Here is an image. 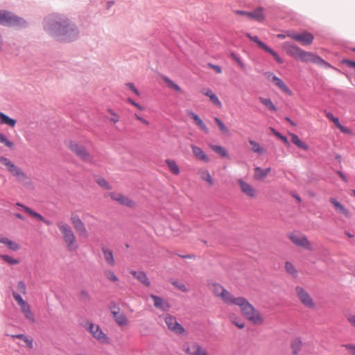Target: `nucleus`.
Instances as JSON below:
<instances>
[{
  "mask_svg": "<svg viewBox=\"0 0 355 355\" xmlns=\"http://www.w3.org/2000/svg\"><path fill=\"white\" fill-rule=\"evenodd\" d=\"M211 289L215 297L220 299L224 304L228 306L232 305V302L236 297L222 285L217 283L211 284Z\"/></svg>",
  "mask_w": 355,
  "mask_h": 355,
  "instance_id": "3",
  "label": "nucleus"
},
{
  "mask_svg": "<svg viewBox=\"0 0 355 355\" xmlns=\"http://www.w3.org/2000/svg\"><path fill=\"white\" fill-rule=\"evenodd\" d=\"M330 202L334 205V207L339 214L344 215L347 218H349L351 216L348 209H346L341 203H340L335 198H331Z\"/></svg>",
  "mask_w": 355,
  "mask_h": 355,
  "instance_id": "31",
  "label": "nucleus"
},
{
  "mask_svg": "<svg viewBox=\"0 0 355 355\" xmlns=\"http://www.w3.org/2000/svg\"><path fill=\"white\" fill-rule=\"evenodd\" d=\"M343 63L346 64L348 67L351 68H354L355 69V62L349 60H344L343 61Z\"/></svg>",
  "mask_w": 355,
  "mask_h": 355,
  "instance_id": "63",
  "label": "nucleus"
},
{
  "mask_svg": "<svg viewBox=\"0 0 355 355\" xmlns=\"http://www.w3.org/2000/svg\"><path fill=\"white\" fill-rule=\"evenodd\" d=\"M274 84L277 86L280 89H282L284 92L288 94H291V90L286 85V84L277 76L273 77V80H272Z\"/></svg>",
  "mask_w": 355,
  "mask_h": 355,
  "instance_id": "37",
  "label": "nucleus"
},
{
  "mask_svg": "<svg viewBox=\"0 0 355 355\" xmlns=\"http://www.w3.org/2000/svg\"><path fill=\"white\" fill-rule=\"evenodd\" d=\"M232 305L239 307L241 313L245 318L255 309V307L243 297H236L232 302Z\"/></svg>",
  "mask_w": 355,
  "mask_h": 355,
  "instance_id": "9",
  "label": "nucleus"
},
{
  "mask_svg": "<svg viewBox=\"0 0 355 355\" xmlns=\"http://www.w3.org/2000/svg\"><path fill=\"white\" fill-rule=\"evenodd\" d=\"M44 28L53 37L62 41H71L78 35L76 28L64 17H47L44 19Z\"/></svg>",
  "mask_w": 355,
  "mask_h": 355,
  "instance_id": "1",
  "label": "nucleus"
},
{
  "mask_svg": "<svg viewBox=\"0 0 355 355\" xmlns=\"http://www.w3.org/2000/svg\"><path fill=\"white\" fill-rule=\"evenodd\" d=\"M289 135L291 137V141L292 142L296 145L297 147L304 150H307L309 149L308 145L303 142L297 135L293 134V133H289Z\"/></svg>",
  "mask_w": 355,
  "mask_h": 355,
  "instance_id": "35",
  "label": "nucleus"
},
{
  "mask_svg": "<svg viewBox=\"0 0 355 355\" xmlns=\"http://www.w3.org/2000/svg\"><path fill=\"white\" fill-rule=\"evenodd\" d=\"M300 60L304 62H312L319 66L329 67V64L320 56L304 50L302 52Z\"/></svg>",
  "mask_w": 355,
  "mask_h": 355,
  "instance_id": "12",
  "label": "nucleus"
},
{
  "mask_svg": "<svg viewBox=\"0 0 355 355\" xmlns=\"http://www.w3.org/2000/svg\"><path fill=\"white\" fill-rule=\"evenodd\" d=\"M270 171V168L263 169L261 167H256L254 168V178L259 181L263 180L267 177Z\"/></svg>",
  "mask_w": 355,
  "mask_h": 355,
  "instance_id": "32",
  "label": "nucleus"
},
{
  "mask_svg": "<svg viewBox=\"0 0 355 355\" xmlns=\"http://www.w3.org/2000/svg\"><path fill=\"white\" fill-rule=\"evenodd\" d=\"M331 121L342 132L345 134H351V130L348 128L342 125L339 121L338 118L336 117L333 119Z\"/></svg>",
  "mask_w": 355,
  "mask_h": 355,
  "instance_id": "49",
  "label": "nucleus"
},
{
  "mask_svg": "<svg viewBox=\"0 0 355 355\" xmlns=\"http://www.w3.org/2000/svg\"><path fill=\"white\" fill-rule=\"evenodd\" d=\"M16 289L17 291V293L19 294V293L23 294V295L26 294V286L24 284V282L22 281H19V282H17V286H16Z\"/></svg>",
  "mask_w": 355,
  "mask_h": 355,
  "instance_id": "50",
  "label": "nucleus"
},
{
  "mask_svg": "<svg viewBox=\"0 0 355 355\" xmlns=\"http://www.w3.org/2000/svg\"><path fill=\"white\" fill-rule=\"evenodd\" d=\"M165 323L169 330L177 334H183L184 328L178 322L176 318L171 315H166L164 318Z\"/></svg>",
  "mask_w": 355,
  "mask_h": 355,
  "instance_id": "17",
  "label": "nucleus"
},
{
  "mask_svg": "<svg viewBox=\"0 0 355 355\" xmlns=\"http://www.w3.org/2000/svg\"><path fill=\"white\" fill-rule=\"evenodd\" d=\"M108 196L122 206L129 208H132L135 206V202L132 199L121 193L111 192L108 194Z\"/></svg>",
  "mask_w": 355,
  "mask_h": 355,
  "instance_id": "15",
  "label": "nucleus"
},
{
  "mask_svg": "<svg viewBox=\"0 0 355 355\" xmlns=\"http://www.w3.org/2000/svg\"><path fill=\"white\" fill-rule=\"evenodd\" d=\"M70 221L71 224L73 225L74 229L78 232L79 236L87 239L89 237V233L88 231L84 224V223L82 221V220L80 218V217L77 215H71L70 218Z\"/></svg>",
  "mask_w": 355,
  "mask_h": 355,
  "instance_id": "14",
  "label": "nucleus"
},
{
  "mask_svg": "<svg viewBox=\"0 0 355 355\" xmlns=\"http://www.w3.org/2000/svg\"><path fill=\"white\" fill-rule=\"evenodd\" d=\"M56 225L62 234V239L68 250H76L77 248L76 237L70 225L64 221L58 222Z\"/></svg>",
  "mask_w": 355,
  "mask_h": 355,
  "instance_id": "2",
  "label": "nucleus"
},
{
  "mask_svg": "<svg viewBox=\"0 0 355 355\" xmlns=\"http://www.w3.org/2000/svg\"><path fill=\"white\" fill-rule=\"evenodd\" d=\"M249 143L252 146V150L254 153H258V154H263L265 153V150L263 148H262L259 143L257 141L249 139Z\"/></svg>",
  "mask_w": 355,
  "mask_h": 355,
  "instance_id": "42",
  "label": "nucleus"
},
{
  "mask_svg": "<svg viewBox=\"0 0 355 355\" xmlns=\"http://www.w3.org/2000/svg\"><path fill=\"white\" fill-rule=\"evenodd\" d=\"M288 238L296 246L301 247L309 250H312L311 243L305 235L300 233L293 232L288 235Z\"/></svg>",
  "mask_w": 355,
  "mask_h": 355,
  "instance_id": "10",
  "label": "nucleus"
},
{
  "mask_svg": "<svg viewBox=\"0 0 355 355\" xmlns=\"http://www.w3.org/2000/svg\"><path fill=\"white\" fill-rule=\"evenodd\" d=\"M210 148L216 153L219 154L223 157H227L228 153L227 150L222 146L218 145H211Z\"/></svg>",
  "mask_w": 355,
  "mask_h": 355,
  "instance_id": "44",
  "label": "nucleus"
},
{
  "mask_svg": "<svg viewBox=\"0 0 355 355\" xmlns=\"http://www.w3.org/2000/svg\"><path fill=\"white\" fill-rule=\"evenodd\" d=\"M133 116L136 120L139 121L144 125L148 126L150 125V122L139 114L135 112Z\"/></svg>",
  "mask_w": 355,
  "mask_h": 355,
  "instance_id": "54",
  "label": "nucleus"
},
{
  "mask_svg": "<svg viewBox=\"0 0 355 355\" xmlns=\"http://www.w3.org/2000/svg\"><path fill=\"white\" fill-rule=\"evenodd\" d=\"M173 284L178 288L179 289L180 291H182V292H184V293H187L188 292V288L184 284H182V283H179L178 282H175L173 283Z\"/></svg>",
  "mask_w": 355,
  "mask_h": 355,
  "instance_id": "56",
  "label": "nucleus"
},
{
  "mask_svg": "<svg viewBox=\"0 0 355 355\" xmlns=\"http://www.w3.org/2000/svg\"><path fill=\"white\" fill-rule=\"evenodd\" d=\"M0 24L8 26H24L25 21L7 11H0Z\"/></svg>",
  "mask_w": 355,
  "mask_h": 355,
  "instance_id": "8",
  "label": "nucleus"
},
{
  "mask_svg": "<svg viewBox=\"0 0 355 355\" xmlns=\"http://www.w3.org/2000/svg\"><path fill=\"white\" fill-rule=\"evenodd\" d=\"M295 291L298 300L304 306L310 309H315L316 308V304L313 297L304 288L301 286H297L295 288Z\"/></svg>",
  "mask_w": 355,
  "mask_h": 355,
  "instance_id": "5",
  "label": "nucleus"
},
{
  "mask_svg": "<svg viewBox=\"0 0 355 355\" xmlns=\"http://www.w3.org/2000/svg\"><path fill=\"white\" fill-rule=\"evenodd\" d=\"M127 101L131 104L132 105H133L134 107H135L137 109H138L140 111H144V107L143 106H141V105H139V103H136L135 101H134L131 98H128L127 99Z\"/></svg>",
  "mask_w": 355,
  "mask_h": 355,
  "instance_id": "59",
  "label": "nucleus"
},
{
  "mask_svg": "<svg viewBox=\"0 0 355 355\" xmlns=\"http://www.w3.org/2000/svg\"><path fill=\"white\" fill-rule=\"evenodd\" d=\"M214 121L218 126L220 131L225 135L229 134L230 130L229 128L225 125V124L218 117H214Z\"/></svg>",
  "mask_w": 355,
  "mask_h": 355,
  "instance_id": "45",
  "label": "nucleus"
},
{
  "mask_svg": "<svg viewBox=\"0 0 355 355\" xmlns=\"http://www.w3.org/2000/svg\"><path fill=\"white\" fill-rule=\"evenodd\" d=\"M183 351L188 355H209L207 349L198 343H185Z\"/></svg>",
  "mask_w": 355,
  "mask_h": 355,
  "instance_id": "13",
  "label": "nucleus"
},
{
  "mask_svg": "<svg viewBox=\"0 0 355 355\" xmlns=\"http://www.w3.org/2000/svg\"><path fill=\"white\" fill-rule=\"evenodd\" d=\"M191 148L192 149L193 155L197 159L205 163L209 162L210 159L208 155L202 150L201 148L195 145H191Z\"/></svg>",
  "mask_w": 355,
  "mask_h": 355,
  "instance_id": "23",
  "label": "nucleus"
},
{
  "mask_svg": "<svg viewBox=\"0 0 355 355\" xmlns=\"http://www.w3.org/2000/svg\"><path fill=\"white\" fill-rule=\"evenodd\" d=\"M237 183L242 193L246 196L250 198H257L258 192L250 184L241 178L237 180Z\"/></svg>",
  "mask_w": 355,
  "mask_h": 355,
  "instance_id": "20",
  "label": "nucleus"
},
{
  "mask_svg": "<svg viewBox=\"0 0 355 355\" xmlns=\"http://www.w3.org/2000/svg\"><path fill=\"white\" fill-rule=\"evenodd\" d=\"M110 310L114 320L118 326L123 327L128 325L129 320L119 307L114 306L110 308Z\"/></svg>",
  "mask_w": 355,
  "mask_h": 355,
  "instance_id": "16",
  "label": "nucleus"
},
{
  "mask_svg": "<svg viewBox=\"0 0 355 355\" xmlns=\"http://www.w3.org/2000/svg\"><path fill=\"white\" fill-rule=\"evenodd\" d=\"M107 113L110 114V116L107 117L110 122L115 124L118 123L120 120V116L115 112L112 109L108 108L107 110Z\"/></svg>",
  "mask_w": 355,
  "mask_h": 355,
  "instance_id": "43",
  "label": "nucleus"
},
{
  "mask_svg": "<svg viewBox=\"0 0 355 355\" xmlns=\"http://www.w3.org/2000/svg\"><path fill=\"white\" fill-rule=\"evenodd\" d=\"M230 320L233 324L240 329H243L245 327V323L235 315L230 316Z\"/></svg>",
  "mask_w": 355,
  "mask_h": 355,
  "instance_id": "47",
  "label": "nucleus"
},
{
  "mask_svg": "<svg viewBox=\"0 0 355 355\" xmlns=\"http://www.w3.org/2000/svg\"><path fill=\"white\" fill-rule=\"evenodd\" d=\"M17 206L21 207L28 215H30L31 217L37 218V220L44 222L46 225H49L50 223L46 220L41 214L35 212V211L32 210L28 207H26L23 205L22 204H20L17 202L16 204Z\"/></svg>",
  "mask_w": 355,
  "mask_h": 355,
  "instance_id": "27",
  "label": "nucleus"
},
{
  "mask_svg": "<svg viewBox=\"0 0 355 355\" xmlns=\"http://www.w3.org/2000/svg\"><path fill=\"white\" fill-rule=\"evenodd\" d=\"M209 66L210 68L213 69L216 73H222V69L218 65H214L211 64H209Z\"/></svg>",
  "mask_w": 355,
  "mask_h": 355,
  "instance_id": "62",
  "label": "nucleus"
},
{
  "mask_svg": "<svg viewBox=\"0 0 355 355\" xmlns=\"http://www.w3.org/2000/svg\"><path fill=\"white\" fill-rule=\"evenodd\" d=\"M235 13L238 15H243L248 18L253 19L257 21L261 22L265 19V14L263 8L259 7L252 12H247L243 10H236Z\"/></svg>",
  "mask_w": 355,
  "mask_h": 355,
  "instance_id": "18",
  "label": "nucleus"
},
{
  "mask_svg": "<svg viewBox=\"0 0 355 355\" xmlns=\"http://www.w3.org/2000/svg\"><path fill=\"white\" fill-rule=\"evenodd\" d=\"M0 164L5 166L8 168H10V166L12 164V162L6 157H0Z\"/></svg>",
  "mask_w": 355,
  "mask_h": 355,
  "instance_id": "57",
  "label": "nucleus"
},
{
  "mask_svg": "<svg viewBox=\"0 0 355 355\" xmlns=\"http://www.w3.org/2000/svg\"><path fill=\"white\" fill-rule=\"evenodd\" d=\"M302 345V343L300 338H297L293 340L291 342V349L293 353L294 354H298L301 349Z\"/></svg>",
  "mask_w": 355,
  "mask_h": 355,
  "instance_id": "40",
  "label": "nucleus"
},
{
  "mask_svg": "<svg viewBox=\"0 0 355 355\" xmlns=\"http://www.w3.org/2000/svg\"><path fill=\"white\" fill-rule=\"evenodd\" d=\"M250 322L255 325H261L264 322L262 314L256 309L251 312L246 318Z\"/></svg>",
  "mask_w": 355,
  "mask_h": 355,
  "instance_id": "22",
  "label": "nucleus"
},
{
  "mask_svg": "<svg viewBox=\"0 0 355 355\" xmlns=\"http://www.w3.org/2000/svg\"><path fill=\"white\" fill-rule=\"evenodd\" d=\"M246 36L252 42H255L257 44V45L261 48L262 49H263L264 51H266V52L269 53L270 54H271L273 58H275V60L278 62V63H282L283 62V60L278 55V54L274 51L272 49H270V47H268L267 45H266L263 42H262L261 40H259L258 37L257 36H252L250 33H246Z\"/></svg>",
  "mask_w": 355,
  "mask_h": 355,
  "instance_id": "19",
  "label": "nucleus"
},
{
  "mask_svg": "<svg viewBox=\"0 0 355 355\" xmlns=\"http://www.w3.org/2000/svg\"><path fill=\"white\" fill-rule=\"evenodd\" d=\"M283 49L289 55L295 59H300V56L303 49L298 47L297 45L291 44L289 42H284L282 45Z\"/></svg>",
  "mask_w": 355,
  "mask_h": 355,
  "instance_id": "21",
  "label": "nucleus"
},
{
  "mask_svg": "<svg viewBox=\"0 0 355 355\" xmlns=\"http://www.w3.org/2000/svg\"><path fill=\"white\" fill-rule=\"evenodd\" d=\"M287 36L304 46L311 44L314 40L313 35L307 31H304L301 33L288 32Z\"/></svg>",
  "mask_w": 355,
  "mask_h": 355,
  "instance_id": "11",
  "label": "nucleus"
},
{
  "mask_svg": "<svg viewBox=\"0 0 355 355\" xmlns=\"http://www.w3.org/2000/svg\"><path fill=\"white\" fill-rule=\"evenodd\" d=\"M10 173L18 178L19 180H24L26 179V175L23 171H21L18 166L12 164L10 166V168H7Z\"/></svg>",
  "mask_w": 355,
  "mask_h": 355,
  "instance_id": "28",
  "label": "nucleus"
},
{
  "mask_svg": "<svg viewBox=\"0 0 355 355\" xmlns=\"http://www.w3.org/2000/svg\"><path fill=\"white\" fill-rule=\"evenodd\" d=\"M6 246L10 248V250H12L14 251H16L17 250H19V246L17 243H16L14 241H12L10 240H9V241L8 242Z\"/></svg>",
  "mask_w": 355,
  "mask_h": 355,
  "instance_id": "58",
  "label": "nucleus"
},
{
  "mask_svg": "<svg viewBox=\"0 0 355 355\" xmlns=\"http://www.w3.org/2000/svg\"><path fill=\"white\" fill-rule=\"evenodd\" d=\"M285 270L289 275L294 278H296L298 276V272L295 266L290 261H286L285 263Z\"/></svg>",
  "mask_w": 355,
  "mask_h": 355,
  "instance_id": "38",
  "label": "nucleus"
},
{
  "mask_svg": "<svg viewBox=\"0 0 355 355\" xmlns=\"http://www.w3.org/2000/svg\"><path fill=\"white\" fill-rule=\"evenodd\" d=\"M188 116L191 118L195 124L205 133H209V130L207 125L204 123V121L199 117L198 115H197L196 113H194L192 111L188 112Z\"/></svg>",
  "mask_w": 355,
  "mask_h": 355,
  "instance_id": "24",
  "label": "nucleus"
},
{
  "mask_svg": "<svg viewBox=\"0 0 355 355\" xmlns=\"http://www.w3.org/2000/svg\"><path fill=\"white\" fill-rule=\"evenodd\" d=\"M342 347L345 349L349 355H355V344L347 343L343 345Z\"/></svg>",
  "mask_w": 355,
  "mask_h": 355,
  "instance_id": "52",
  "label": "nucleus"
},
{
  "mask_svg": "<svg viewBox=\"0 0 355 355\" xmlns=\"http://www.w3.org/2000/svg\"><path fill=\"white\" fill-rule=\"evenodd\" d=\"M10 173L18 178L19 180H24L26 179V175L23 171H21L18 166L12 164L10 166V168H7Z\"/></svg>",
  "mask_w": 355,
  "mask_h": 355,
  "instance_id": "29",
  "label": "nucleus"
},
{
  "mask_svg": "<svg viewBox=\"0 0 355 355\" xmlns=\"http://www.w3.org/2000/svg\"><path fill=\"white\" fill-rule=\"evenodd\" d=\"M198 174L200 175V178L203 181H205L209 186H212L214 184V180L207 170L201 169L198 171Z\"/></svg>",
  "mask_w": 355,
  "mask_h": 355,
  "instance_id": "36",
  "label": "nucleus"
},
{
  "mask_svg": "<svg viewBox=\"0 0 355 355\" xmlns=\"http://www.w3.org/2000/svg\"><path fill=\"white\" fill-rule=\"evenodd\" d=\"M126 86L130 90H132L136 95H137V96L139 95V91L135 88V87L134 86V85L132 83H128L126 84Z\"/></svg>",
  "mask_w": 355,
  "mask_h": 355,
  "instance_id": "60",
  "label": "nucleus"
},
{
  "mask_svg": "<svg viewBox=\"0 0 355 355\" xmlns=\"http://www.w3.org/2000/svg\"><path fill=\"white\" fill-rule=\"evenodd\" d=\"M12 296L17 302L18 305L20 306L21 311L23 313L24 317L31 322H34L35 318L31 310V306L28 302L24 300L20 294L16 293V291L12 292Z\"/></svg>",
  "mask_w": 355,
  "mask_h": 355,
  "instance_id": "6",
  "label": "nucleus"
},
{
  "mask_svg": "<svg viewBox=\"0 0 355 355\" xmlns=\"http://www.w3.org/2000/svg\"><path fill=\"white\" fill-rule=\"evenodd\" d=\"M347 319L350 324L355 329V315H349Z\"/></svg>",
  "mask_w": 355,
  "mask_h": 355,
  "instance_id": "61",
  "label": "nucleus"
},
{
  "mask_svg": "<svg viewBox=\"0 0 355 355\" xmlns=\"http://www.w3.org/2000/svg\"><path fill=\"white\" fill-rule=\"evenodd\" d=\"M130 273L144 285L146 286H149L150 285V282L144 272L131 270Z\"/></svg>",
  "mask_w": 355,
  "mask_h": 355,
  "instance_id": "30",
  "label": "nucleus"
},
{
  "mask_svg": "<svg viewBox=\"0 0 355 355\" xmlns=\"http://www.w3.org/2000/svg\"><path fill=\"white\" fill-rule=\"evenodd\" d=\"M165 163L172 174L178 175L180 173V168L175 160L167 159L165 160Z\"/></svg>",
  "mask_w": 355,
  "mask_h": 355,
  "instance_id": "34",
  "label": "nucleus"
},
{
  "mask_svg": "<svg viewBox=\"0 0 355 355\" xmlns=\"http://www.w3.org/2000/svg\"><path fill=\"white\" fill-rule=\"evenodd\" d=\"M259 100L263 105H265L266 107H268L270 110L273 111V112L277 111V107L272 103V102L271 101V100L270 98L259 97Z\"/></svg>",
  "mask_w": 355,
  "mask_h": 355,
  "instance_id": "41",
  "label": "nucleus"
},
{
  "mask_svg": "<svg viewBox=\"0 0 355 355\" xmlns=\"http://www.w3.org/2000/svg\"><path fill=\"white\" fill-rule=\"evenodd\" d=\"M85 327L98 343L101 344L110 343V338L103 332L98 324L87 322Z\"/></svg>",
  "mask_w": 355,
  "mask_h": 355,
  "instance_id": "4",
  "label": "nucleus"
},
{
  "mask_svg": "<svg viewBox=\"0 0 355 355\" xmlns=\"http://www.w3.org/2000/svg\"><path fill=\"white\" fill-rule=\"evenodd\" d=\"M163 80L167 84L168 87H172V86L175 84L173 81L169 79L168 77H163Z\"/></svg>",
  "mask_w": 355,
  "mask_h": 355,
  "instance_id": "64",
  "label": "nucleus"
},
{
  "mask_svg": "<svg viewBox=\"0 0 355 355\" xmlns=\"http://www.w3.org/2000/svg\"><path fill=\"white\" fill-rule=\"evenodd\" d=\"M0 258L4 260L9 264H17L19 263V261L17 259H13L12 257L8 255L1 254Z\"/></svg>",
  "mask_w": 355,
  "mask_h": 355,
  "instance_id": "53",
  "label": "nucleus"
},
{
  "mask_svg": "<svg viewBox=\"0 0 355 355\" xmlns=\"http://www.w3.org/2000/svg\"><path fill=\"white\" fill-rule=\"evenodd\" d=\"M202 94L207 96L210 101L215 106L218 108L222 107V103L218 98V97L212 92L211 89H205L202 91Z\"/></svg>",
  "mask_w": 355,
  "mask_h": 355,
  "instance_id": "26",
  "label": "nucleus"
},
{
  "mask_svg": "<svg viewBox=\"0 0 355 355\" xmlns=\"http://www.w3.org/2000/svg\"><path fill=\"white\" fill-rule=\"evenodd\" d=\"M231 58L233 60H234L239 64V66L241 69L245 68L244 63L241 61V60L235 53H231Z\"/></svg>",
  "mask_w": 355,
  "mask_h": 355,
  "instance_id": "55",
  "label": "nucleus"
},
{
  "mask_svg": "<svg viewBox=\"0 0 355 355\" xmlns=\"http://www.w3.org/2000/svg\"><path fill=\"white\" fill-rule=\"evenodd\" d=\"M16 120L10 118L8 116L3 112H0V123L2 124H6L10 127H14L16 125Z\"/></svg>",
  "mask_w": 355,
  "mask_h": 355,
  "instance_id": "39",
  "label": "nucleus"
},
{
  "mask_svg": "<svg viewBox=\"0 0 355 355\" xmlns=\"http://www.w3.org/2000/svg\"><path fill=\"white\" fill-rule=\"evenodd\" d=\"M150 297L154 302V306L162 311H167L170 306L169 304L164 300L162 297H158L155 295L151 294Z\"/></svg>",
  "mask_w": 355,
  "mask_h": 355,
  "instance_id": "25",
  "label": "nucleus"
},
{
  "mask_svg": "<svg viewBox=\"0 0 355 355\" xmlns=\"http://www.w3.org/2000/svg\"><path fill=\"white\" fill-rule=\"evenodd\" d=\"M96 183L101 187L105 189H111V186L108 183V182L102 178H98L96 180Z\"/></svg>",
  "mask_w": 355,
  "mask_h": 355,
  "instance_id": "51",
  "label": "nucleus"
},
{
  "mask_svg": "<svg viewBox=\"0 0 355 355\" xmlns=\"http://www.w3.org/2000/svg\"><path fill=\"white\" fill-rule=\"evenodd\" d=\"M102 252L103 255V258L109 266H114L115 265V260L113 255V252L105 248H102Z\"/></svg>",
  "mask_w": 355,
  "mask_h": 355,
  "instance_id": "33",
  "label": "nucleus"
},
{
  "mask_svg": "<svg viewBox=\"0 0 355 355\" xmlns=\"http://www.w3.org/2000/svg\"><path fill=\"white\" fill-rule=\"evenodd\" d=\"M0 144H3L5 146L8 147L10 149H12L14 147V144L11 141H10L7 137L0 132Z\"/></svg>",
  "mask_w": 355,
  "mask_h": 355,
  "instance_id": "48",
  "label": "nucleus"
},
{
  "mask_svg": "<svg viewBox=\"0 0 355 355\" xmlns=\"http://www.w3.org/2000/svg\"><path fill=\"white\" fill-rule=\"evenodd\" d=\"M104 275L107 280L112 282H117L119 281L118 277L115 275L114 272L112 270H106L104 272Z\"/></svg>",
  "mask_w": 355,
  "mask_h": 355,
  "instance_id": "46",
  "label": "nucleus"
},
{
  "mask_svg": "<svg viewBox=\"0 0 355 355\" xmlns=\"http://www.w3.org/2000/svg\"><path fill=\"white\" fill-rule=\"evenodd\" d=\"M67 147L82 160L85 162H89L92 160V156L83 145H80L76 141H70L67 144Z\"/></svg>",
  "mask_w": 355,
  "mask_h": 355,
  "instance_id": "7",
  "label": "nucleus"
}]
</instances>
